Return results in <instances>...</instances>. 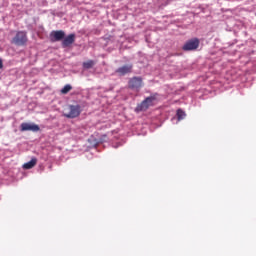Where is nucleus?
<instances>
[{
	"label": "nucleus",
	"mask_w": 256,
	"mask_h": 256,
	"mask_svg": "<svg viewBox=\"0 0 256 256\" xmlns=\"http://www.w3.org/2000/svg\"><path fill=\"white\" fill-rule=\"evenodd\" d=\"M129 89L139 91L143 87V78L141 76H134L128 82Z\"/></svg>",
	"instance_id": "4"
},
{
	"label": "nucleus",
	"mask_w": 256,
	"mask_h": 256,
	"mask_svg": "<svg viewBox=\"0 0 256 256\" xmlns=\"http://www.w3.org/2000/svg\"><path fill=\"white\" fill-rule=\"evenodd\" d=\"M133 70L132 64H126L125 66H121L116 70V73H118L120 76H125Z\"/></svg>",
	"instance_id": "9"
},
{
	"label": "nucleus",
	"mask_w": 256,
	"mask_h": 256,
	"mask_svg": "<svg viewBox=\"0 0 256 256\" xmlns=\"http://www.w3.org/2000/svg\"><path fill=\"white\" fill-rule=\"evenodd\" d=\"M82 113V108L80 104H68L66 108H64L63 116L67 119H75L78 118Z\"/></svg>",
	"instance_id": "1"
},
{
	"label": "nucleus",
	"mask_w": 256,
	"mask_h": 256,
	"mask_svg": "<svg viewBox=\"0 0 256 256\" xmlns=\"http://www.w3.org/2000/svg\"><path fill=\"white\" fill-rule=\"evenodd\" d=\"M20 131L21 132H26V131L39 132L40 126L38 124H29V122H22L20 126Z\"/></svg>",
	"instance_id": "7"
},
{
	"label": "nucleus",
	"mask_w": 256,
	"mask_h": 256,
	"mask_svg": "<svg viewBox=\"0 0 256 256\" xmlns=\"http://www.w3.org/2000/svg\"><path fill=\"white\" fill-rule=\"evenodd\" d=\"M186 117L185 112H183V110H177V118L179 121L183 120Z\"/></svg>",
	"instance_id": "13"
},
{
	"label": "nucleus",
	"mask_w": 256,
	"mask_h": 256,
	"mask_svg": "<svg viewBox=\"0 0 256 256\" xmlns=\"http://www.w3.org/2000/svg\"><path fill=\"white\" fill-rule=\"evenodd\" d=\"M199 44H200L199 39L195 37L186 41L182 49L183 51H194L199 47Z\"/></svg>",
	"instance_id": "5"
},
{
	"label": "nucleus",
	"mask_w": 256,
	"mask_h": 256,
	"mask_svg": "<svg viewBox=\"0 0 256 256\" xmlns=\"http://www.w3.org/2000/svg\"><path fill=\"white\" fill-rule=\"evenodd\" d=\"M76 41V34L75 33H71L69 35H67L66 37L63 38L62 40V47L63 48H68L71 45H73Z\"/></svg>",
	"instance_id": "8"
},
{
	"label": "nucleus",
	"mask_w": 256,
	"mask_h": 256,
	"mask_svg": "<svg viewBox=\"0 0 256 256\" xmlns=\"http://www.w3.org/2000/svg\"><path fill=\"white\" fill-rule=\"evenodd\" d=\"M3 67H4L3 60L0 59V69H3Z\"/></svg>",
	"instance_id": "14"
},
{
	"label": "nucleus",
	"mask_w": 256,
	"mask_h": 256,
	"mask_svg": "<svg viewBox=\"0 0 256 256\" xmlns=\"http://www.w3.org/2000/svg\"><path fill=\"white\" fill-rule=\"evenodd\" d=\"M95 66L94 60H88L87 62H83V68L85 69H91Z\"/></svg>",
	"instance_id": "11"
},
{
	"label": "nucleus",
	"mask_w": 256,
	"mask_h": 256,
	"mask_svg": "<svg viewBox=\"0 0 256 256\" xmlns=\"http://www.w3.org/2000/svg\"><path fill=\"white\" fill-rule=\"evenodd\" d=\"M72 89H73V86H71V84H66V85L62 88L61 93H62L63 95H66V94H68Z\"/></svg>",
	"instance_id": "12"
},
{
	"label": "nucleus",
	"mask_w": 256,
	"mask_h": 256,
	"mask_svg": "<svg viewBox=\"0 0 256 256\" xmlns=\"http://www.w3.org/2000/svg\"><path fill=\"white\" fill-rule=\"evenodd\" d=\"M66 37L64 30H53L50 33L51 42H60Z\"/></svg>",
	"instance_id": "6"
},
{
	"label": "nucleus",
	"mask_w": 256,
	"mask_h": 256,
	"mask_svg": "<svg viewBox=\"0 0 256 256\" xmlns=\"http://www.w3.org/2000/svg\"><path fill=\"white\" fill-rule=\"evenodd\" d=\"M38 160L36 158H33L30 160V162H27L23 165V168L26 170L32 169L37 165Z\"/></svg>",
	"instance_id": "10"
},
{
	"label": "nucleus",
	"mask_w": 256,
	"mask_h": 256,
	"mask_svg": "<svg viewBox=\"0 0 256 256\" xmlns=\"http://www.w3.org/2000/svg\"><path fill=\"white\" fill-rule=\"evenodd\" d=\"M11 43L16 46H25L28 43V35L26 31H17L16 35L12 38Z\"/></svg>",
	"instance_id": "2"
},
{
	"label": "nucleus",
	"mask_w": 256,
	"mask_h": 256,
	"mask_svg": "<svg viewBox=\"0 0 256 256\" xmlns=\"http://www.w3.org/2000/svg\"><path fill=\"white\" fill-rule=\"evenodd\" d=\"M155 100H157L156 96H148L145 98V100H143V102L136 106L135 111L137 113L147 111L149 107L153 106V102Z\"/></svg>",
	"instance_id": "3"
}]
</instances>
